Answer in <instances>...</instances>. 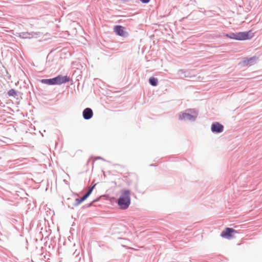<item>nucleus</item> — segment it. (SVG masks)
Wrapping results in <instances>:
<instances>
[{"instance_id": "f257e3e1", "label": "nucleus", "mask_w": 262, "mask_h": 262, "mask_svg": "<svg viewBox=\"0 0 262 262\" xmlns=\"http://www.w3.org/2000/svg\"><path fill=\"white\" fill-rule=\"evenodd\" d=\"M254 33L252 30L245 32H230L225 34V36L236 40L243 41L251 39Z\"/></svg>"}, {"instance_id": "f03ea898", "label": "nucleus", "mask_w": 262, "mask_h": 262, "mask_svg": "<svg viewBox=\"0 0 262 262\" xmlns=\"http://www.w3.org/2000/svg\"><path fill=\"white\" fill-rule=\"evenodd\" d=\"M117 203L122 210H125L130 204V191L128 189L121 190V194L118 199Z\"/></svg>"}, {"instance_id": "7ed1b4c3", "label": "nucleus", "mask_w": 262, "mask_h": 262, "mask_svg": "<svg viewBox=\"0 0 262 262\" xmlns=\"http://www.w3.org/2000/svg\"><path fill=\"white\" fill-rule=\"evenodd\" d=\"M70 80V77L67 75L63 76L62 75H58L52 78L42 79L40 82L43 84L50 85H60L69 82Z\"/></svg>"}, {"instance_id": "20e7f679", "label": "nucleus", "mask_w": 262, "mask_h": 262, "mask_svg": "<svg viewBox=\"0 0 262 262\" xmlns=\"http://www.w3.org/2000/svg\"><path fill=\"white\" fill-rule=\"evenodd\" d=\"M187 111L190 112L191 113L184 112L179 115V119L180 120H188L194 121L198 117V113L194 109H189Z\"/></svg>"}, {"instance_id": "39448f33", "label": "nucleus", "mask_w": 262, "mask_h": 262, "mask_svg": "<svg viewBox=\"0 0 262 262\" xmlns=\"http://www.w3.org/2000/svg\"><path fill=\"white\" fill-rule=\"evenodd\" d=\"M237 231L232 228L226 227L221 233L220 236L225 239H231L235 237Z\"/></svg>"}, {"instance_id": "423d86ee", "label": "nucleus", "mask_w": 262, "mask_h": 262, "mask_svg": "<svg viewBox=\"0 0 262 262\" xmlns=\"http://www.w3.org/2000/svg\"><path fill=\"white\" fill-rule=\"evenodd\" d=\"M114 32L119 36L127 37L129 36L128 32L125 31V28L121 25H115L114 27Z\"/></svg>"}, {"instance_id": "0eeeda50", "label": "nucleus", "mask_w": 262, "mask_h": 262, "mask_svg": "<svg viewBox=\"0 0 262 262\" xmlns=\"http://www.w3.org/2000/svg\"><path fill=\"white\" fill-rule=\"evenodd\" d=\"M258 58L254 56L250 58H244L239 64L243 67L251 66L256 63Z\"/></svg>"}, {"instance_id": "6e6552de", "label": "nucleus", "mask_w": 262, "mask_h": 262, "mask_svg": "<svg viewBox=\"0 0 262 262\" xmlns=\"http://www.w3.org/2000/svg\"><path fill=\"white\" fill-rule=\"evenodd\" d=\"M224 126L218 122H215L212 123L211 126V130L213 133L220 134L223 132Z\"/></svg>"}, {"instance_id": "1a4fd4ad", "label": "nucleus", "mask_w": 262, "mask_h": 262, "mask_svg": "<svg viewBox=\"0 0 262 262\" xmlns=\"http://www.w3.org/2000/svg\"><path fill=\"white\" fill-rule=\"evenodd\" d=\"M82 116L85 120H90L93 116V110L90 107H86L82 112Z\"/></svg>"}, {"instance_id": "9d476101", "label": "nucleus", "mask_w": 262, "mask_h": 262, "mask_svg": "<svg viewBox=\"0 0 262 262\" xmlns=\"http://www.w3.org/2000/svg\"><path fill=\"white\" fill-rule=\"evenodd\" d=\"M36 34V33L34 32H20L19 33L18 36L23 39H30L33 37L34 35Z\"/></svg>"}, {"instance_id": "9b49d317", "label": "nucleus", "mask_w": 262, "mask_h": 262, "mask_svg": "<svg viewBox=\"0 0 262 262\" xmlns=\"http://www.w3.org/2000/svg\"><path fill=\"white\" fill-rule=\"evenodd\" d=\"M149 83L153 86H156L158 84V80L157 78L151 77L148 80Z\"/></svg>"}, {"instance_id": "f8f14e48", "label": "nucleus", "mask_w": 262, "mask_h": 262, "mask_svg": "<svg viewBox=\"0 0 262 262\" xmlns=\"http://www.w3.org/2000/svg\"><path fill=\"white\" fill-rule=\"evenodd\" d=\"M17 93V91H16L15 90L11 89L8 92L7 94L9 97H14L15 98L18 96Z\"/></svg>"}, {"instance_id": "ddd939ff", "label": "nucleus", "mask_w": 262, "mask_h": 262, "mask_svg": "<svg viewBox=\"0 0 262 262\" xmlns=\"http://www.w3.org/2000/svg\"><path fill=\"white\" fill-rule=\"evenodd\" d=\"M84 200L82 199V198H77L75 199V202L73 204V206L76 207L82 203Z\"/></svg>"}, {"instance_id": "4468645a", "label": "nucleus", "mask_w": 262, "mask_h": 262, "mask_svg": "<svg viewBox=\"0 0 262 262\" xmlns=\"http://www.w3.org/2000/svg\"><path fill=\"white\" fill-rule=\"evenodd\" d=\"M99 200L98 198H97V199H94L93 201H92L91 203L88 204H85L84 205H83L82 207V209H85V208H89V207H91L94 203L97 202L98 200Z\"/></svg>"}, {"instance_id": "2eb2a0df", "label": "nucleus", "mask_w": 262, "mask_h": 262, "mask_svg": "<svg viewBox=\"0 0 262 262\" xmlns=\"http://www.w3.org/2000/svg\"><path fill=\"white\" fill-rule=\"evenodd\" d=\"M91 193L90 191H87L82 196V199L85 201L90 195Z\"/></svg>"}, {"instance_id": "dca6fc26", "label": "nucleus", "mask_w": 262, "mask_h": 262, "mask_svg": "<svg viewBox=\"0 0 262 262\" xmlns=\"http://www.w3.org/2000/svg\"><path fill=\"white\" fill-rule=\"evenodd\" d=\"M96 184L93 185V186H91V187L89 188V189L88 190V191H90L91 193H92L93 189H94L95 187Z\"/></svg>"}, {"instance_id": "f3484780", "label": "nucleus", "mask_w": 262, "mask_h": 262, "mask_svg": "<svg viewBox=\"0 0 262 262\" xmlns=\"http://www.w3.org/2000/svg\"><path fill=\"white\" fill-rule=\"evenodd\" d=\"M96 184L93 185V186H91V187L89 188V189L88 190V191H90L91 193H92L93 189H94L95 187Z\"/></svg>"}, {"instance_id": "a211bd4d", "label": "nucleus", "mask_w": 262, "mask_h": 262, "mask_svg": "<svg viewBox=\"0 0 262 262\" xmlns=\"http://www.w3.org/2000/svg\"><path fill=\"white\" fill-rule=\"evenodd\" d=\"M96 184L93 185V186H91V187L89 188V189L88 190V191H90L91 193H92L93 189H94L95 187Z\"/></svg>"}, {"instance_id": "6ab92c4d", "label": "nucleus", "mask_w": 262, "mask_h": 262, "mask_svg": "<svg viewBox=\"0 0 262 262\" xmlns=\"http://www.w3.org/2000/svg\"><path fill=\"white\" fill-rule=\"evenodd\" d=\"M142 4H148L150 0H139Z\"/></svg>"}, {"instance_id": "aec40b11", "label": "nucleus", "mask_w": 262, "mask_h": 262, "mask_svg": "<svg viewBox=\"0 0 262 262\" xmlns=\"http://www.w3.org/2000/svg\"><path fill=\"white\" fill-rule=\"evenodd\" d=\"M21 160L17 159V160H14V162L15 164H19V162H21Z\"/></svg>"}, {"instance_id": "412c9836", "label": "nucleus", "mask_w": 262, "mask_h": 262, "mask_svg": "<svg viewBox=\"0 0 262 262\" xmlns=\"http://www.w3.org/2000/svg\"><path fill=\"white\" fill-rule=\"evenodd\" d=\"M96 160H97V159H101V160H104V159L103 158L101 157H97L96 158Z\"/></svg>"}, {"instance_id": "4be33fe9", "label": "nucleus", "mask_w": 262, "mask_h": 262, "mask_svg": "<svg viewBox=\"0 0 262 262\" xmlns=\"http://www.w3.org/2000/svg\"><path fill=\"white\" fill-rule=\"evenodd\" d=\"M127 247V249H130V250H136V249H135L134 248H132L130 247Z\"/></svg>"}, {"instance_id": "5701e85b", "label": "nucleus", "mask_w": 262, "mask_h": 262, "mask_svg": "<svg viewBox=\"0 0 262 262\" xmlns=\"http://www.w3.org/2000/svg\"><path fill=\"white\" fill-rule=\"evenodd\" d=\"M179 72L183 73L184 71L183 70H179Z\"/></svg>"}, {"instance_id": "b1692460", "label": "nucleus", "mask_w": 262, "mask_h": 262, "mask_svg": "<svg viewBox=\"0 0 262 262\" xmlns=\"http://www.w3.org/2000/svg\"><path fill=\"white\" fill-rule=\"evenodd\" d=\"M178 246H182V244H179Z\"/></svg>"}, {"instance_id": "393cba45", "label": "nucleus", "mask_w": 262, "mask_h": 262, "mask_svg": "<svg viewBox=\"0 0 262 262\" xmlns=\"http://www.w3.org/2000/svg\"><path fill=\"white\" fill-rule=\"evenodd\" d=\"M240 245H241V244H238L237 246H239Z\"/></svg>"}]
</instances>
